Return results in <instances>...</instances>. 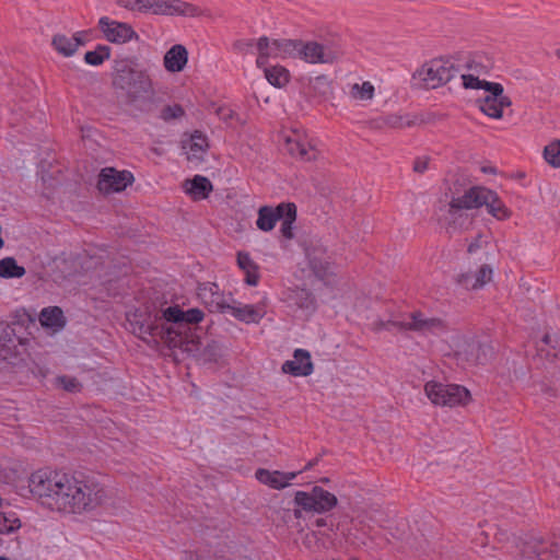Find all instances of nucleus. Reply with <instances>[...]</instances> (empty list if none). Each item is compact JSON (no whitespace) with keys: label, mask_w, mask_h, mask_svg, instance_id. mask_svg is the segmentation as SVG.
I'll list each match as a JSON object with an SVG mask.
<instances>
[{"label":"nucleus","mask_w":560,"mask_h":560,"mask_svg":"<svg viewBox=\"0 0 560 560\" xmlns=\"http://www.w3.org/2000/svg\"><path fill=\"white\" fill-rule=\"evenodd\" d=\"M103 498L102 486L90 477L51 468L37 470V504L44 509L82 514L97 508Z\"/></svg>","instance_id":"1"},{"label":"nucleus","mask_w":560,"mask_h":560,"mask_svg":"<svg viewBox=\"0 0 560 560\" xmlns=\"http://www.w3.org/2000/svg\"><path fill=\"white\" fill-rule=\"evenodd\" d=\"M203 316L199 308L183 311L178 305L168 306L142 320L139 331L141 335L160 338L171 349L196 355L201 346L197 325Z\"/></svg>","instance_id":"2"},{"label":"nucleus","mask_w":560,"mask_h":560,"mask_svg":"<svg viewBox=\"0 0 560 560\" xmlns=\"http://www.w3.org/2000/svg\"><path fill=\"white\" fill-rule=\"evenodd\" d=\"M35 323L32 316L16 312L11 324L0 322V362L28 353Z\"/></svg>","instance_id":"3"},{"label":"nucleus","mask_w":560,"mask_h":560,"mask_svg":"<svg viewBox=\"0 0 560 560\" xmlns=\"http://www.w3.org/2000/svg\"><path fill=\"white\" fill-rule=\"evenodd\" d=\"M113 86L124 92L127 103L137 105L153 95L152 80L147 70L130 60L116 62L113 75Z\"/></svg>","instance_id":"4"},{"label":"nucleus","mask_w":560,"mask_h":560,"mask_svg":"<svg viewBox=\"0 0 560 560\" xmlns=\"http://www.w3.org/2000/svg\"><path fill=\"white\" fill-rule=\"evenodd\" d=\"M471 187L464 195L455 196L452 194L451 200L436 211L439 222L445 226L447 233L466 231L470 228L474 217L469 213L476 209Z\"/></svg>","instance_id":"5"},{"label":"nucleus","mask_w":560,"mask_h":560,"mask_svg":"<svg viewBox=\"0 0 560 560\" xmlns=\"http://www.w3.org/2000/svg\"><path fill=\"white\" fill-rule=\"evenodd\" d=\"M460 72L459 67L451 59H432L413 74L425 89H436L450 82Z\"/></svg>","instance_id":"6"},{"label":"nucleus","mask_w":560,"mask_h":560,"mask_svg":"<svg viewBox=\"0 0 560 560\" xmlns=\"http://www.w3.org/2000/svg\"><path fill=\"white\" fill-rule=\"evenodd\" d=\"M293 502L294 505L301 506L305 513L325 514L337 506L338 499L324 488L314 486L311 491H296Z\"/></svg>","instance_id":"7"},{"label":"nucleus","mask_w":560,"mask_h":560,"mask_svg":"<svg viewBox=\"0 0 560 560\" xmlns=\"http://www.w3.org/2000/svg\"><path fill=\"white\" fill-rule=\"evenodd\" d=\"M424 392L432 404L442 407L464 406L470 399V393L464 386L457 384H443L428 382Z\"/></svg>","instance_id":"8"},{"label":"nucleus","mask_w":560,"mask_h":560,"mask_svg":"<svg viewBox=\"0 0 560 560\" xmlns=\"http://www.w3.org/2000/svg\"><path fill=\"white\" fill-rule=\"evenodd\" d=\"M300 50L299 59L313 65H331L341 56V50L335 45L323 44L314 40H302Z\"/></svg>","instance_id":"9"},{"label":"nucleus","mask_w":560,"mask_h":560,"mask_svg":"<svg viewBox=\"0 0 560 560\" xmlns=\"http://www.w3.org/2000/svg\"><path fill=\"white\" fill-rule=\"evenodd\" d=\"M141 12L163 15L197 16L200 10L196 5L182 0H142Z\"/></svg>","instance_id":"10"},{"label":"nucleus","mask_w":560,"mask_h":560,"mask_svg":"<svg viewBox=\"0 0 560 560\" xmlns=\"http://www.w3.org/2000/svg\"><path fill=\"white\" fill-rule=\"evenodd\" d=\"M503 91L500 83L487 84L488 94L477 101L479 109L491 118H502L503 109L512 105L510 97L504 95Z\"/></svg>","instance_id":"11"},{"label":"nucleus","mask_w":560,"mask_h":560,"mask_svg":"<svg viewBox=\"0 0 560 560\" xmlns=\"http://www.w3.org/2000/svg\"><path fill=\"white\" fill-rule=\"evenodd\" d=\"M97 27L103 37L113 44L121 45L132 39H139V35L130 24L112 20L108 16H102L98 20Z\"/></svg>","instance_id":"12"},{"label":"nucleus","mask_w":560,"mask_h":560,"mask_svg":"<svg viewBox=\"0 0 560 560\" xmlns=\"http://www.w3.org/2000/svg\"><path fill=\"white\" fill-rule=\"evenodd\" d=\"M398 330H411L420 334H439L445 330V324L438 317H425L421 312H412L402 322H393Z\"/></svg>","instance_id":"13"},{"label":"nucleus","mask_w":560,"mask_h":560,"mask_svg":"<svg viewBox=\"0 0 560 560\" xmlns=\"http://www.w3.org/2000/svg\"><path fill=\"white\" fill-rule=\"evenodd\" d=\"M133 182V175L129 171H117L114 167H105L101 171L97 188L103 194L120 192Z\"/></svg>","instance_id":"14"},{"label":"nucleus","mask_w":560,"mask_h":560,"mask_svg":"<svg viewBox=\"0 0 560 560\" xmlns=\"http://www.w3.org/2000/svg\"><path fill=\"white\" fill-rule=\"evenodd\" d=\"M471 189L474 194L471 201L475 202L476 209L486 206L488 212L499 220L510 217V211L494 191L480 186H474Z\"/></svg>","instance_id":"15"},{"label":"nucleus","mask_w":560,"mask_h":560,"mask_svg":"<svg viewBox=\"0 0 560 560\" xmlns=\"http://www.w3.org/2000/svg\"><path fill=\"white\" fill-rule=\"evenodd\" d=\"M284 147L288 153L303 161H313L317 159V149L300 133L294 132L284 140Z\"/></svg>","instance_id":"16"},{"label":"nucleus","mask_w":560,"mask_h":560,"mask_svg":"<svg viewBox=\"0 0 560 560\" xmlns=\"http://www.w3.org/2000/svg\"><path fill=\"white\" fill-rule=\"evenodd\" d=\"M285 374L293 376H308L313 373V363L307 350L296 349L292 360H287L281 368Z\"/></svg>","instance_id":"17"},{"label":"nucleus","mask_w":560,"mask_h":560,"mask_svg":"<svg viewBox=\"0 0 560 560\" xmlns=\"http://www.w3.org/2000/svg\"><path fill=\"white\" fill-rule=\"evenodd\" d=\"M299 472H282L279 470H268L258 468L255 472L256 479L271 489L281 490L290 486L291 481L296 478Z\"/></svg>","instance_id":"18"},{"label":"nucleus","mask_w":560,"mask_h":560,"mask_svg":"<svg viewBox=\"0 0 560 560\" xmlns=\"http://www.w3.org/2000/svg\"><path fill=\"white\" fill-rule=\"evenodd\" d=\"M223 308L228 310L233 317L246 324L258 323L266 314L265 305L262 303L255 305H243L237 303L234 305L223 306Z\"/></svg>","instance_id":"19"},{"label":"nucleus","mask_w":560,"mask_h":560,"mask_svg":"<svg viewBox=\"0 0 560 560\" xmlns=\"http://www.w3.org/2000/svg\"><path fill=\"white\" fill-rule=\"evenodd\" d=\"M287 202H281L277 207L262 206L258 210V218L256 221V225L259 230L264 232L271 231L278 221L283 217V212H285Z\"/></svg>","instance_id":"20"},{"label":"nucleus","mask_w":560,"mask_h":560,"mask_svg":"<svg viewBox=\"0 0 560 560\" xmlns=\"http://www.w3.org/2000/svg\"><path fill=\"white\" fill-rule=\"evenodd\" d=\"M38 320L50 334L61 331L67 324L63 312L59 306L44 307L38 315Z\"/></svg>","instance_id":"21"},{"label":"nucleus","mask_w":560,"mask_h":560,"mask_svg":"<svg viewBox=\"0 0 560 560\" xmlns=\"http://www.w3.org/2000/svg\"><path fill=\"white\" fill-rule=\"evenodd\" d=\"M188 61V51L183 45L172 46L164 55L163 65L168 72H180Z\"/></svg>","instance_id":"22"},{"label":"nucleus","mask_w":560,"mask_h":560,"mask_svg":"<svg viewBox=\"0 0 560 560\" xmlns=\"http://www.w3.org/2000/svg\"><path fill=\"white\" fill-rule=\"evenodd\" d=\"M256 50L258 54L256 66L258 68L267 66L269 58H280L278 39L261 36L256 42Z\"/></svg>","instance_id":"23"},{"label":"nucleus","mask_w":560,"mask_h":560,"mask_svg":"<svg viewBox=\"0 0 560 560\" xmlns=\"http://www.w3.org/2000/svg\"><path fill=\"white\" fill-rule=\"evenodd\" d=\"M308 265L314 275L324 280L331 272L329 257L325 252L313 249L307 253Z\"/></svg>","instance_id":"24"},{"label":"nucleus","mask_w":560,"mask_h":560,"mask_svg":"<svg viewBox=\"0 0 560 560\" xmlns=\"http://www.w3.org/2000/svg\"><path fill=\"white\" fill-rule=\"evenodd\" d=\"M185 191L190 195L195 200L206 199L212 191L211 182L201 175L194 176L184 184Z\"/></svg>","instance_id":"25"},{"label":"nucleus","mask_w":560,"mask_h":560,"mask_svg":"<svg viewBox=\"0 0 560 560\" xmlns=\"http://www.w3.org/2000/svg\"><path fill=\"white\" fill-rule=\"evenodd\" d=\"M237 266L245 273V282L248 285L255 287L259 282V267L252 259L248 253L238 252L237 253Z\"/></svg>","instance_id":"26"},{"label":"nucleus","mask_w":560,"mask_h":560,"mask_svg":"<svg viewBox=\"0 0 560 560\" xmlns=\"http://www.w3.org/2000/svg\"><path fill=\"white\" fill-rule=\"evenodd\" d=\"M289 301L292 305L304 311L306 314H312L316 310V300L311 291L302 288L292 290L289 295Z\"/></svg>","instance_id":"27"},{"label":"nucleus","mask_w":560,"mask_h":560,"mask_svg":"<svg viewBox=\"0 0 560 560\" xmlns=\"http://www.w3.org/2000/svg\"><path fill=\"white\" fill-rule=\"evenodd\" d=\"M261 69H264L265 78L267 81L276 88H283L290 81V72L283 66H265L261 67Z\"/></svg>","instance_id":"28"},{"label":"nucleus","mask_w":560,"mask_h":560,"mask_svg":"<svg viewBox=\"0 0 560 560\" xmlns=\"http://www.w3.org/2000/svg\"><path fill=\"white\" fill-rule=\"evenodd\" d=\"M310 91L320 100H327L332 94L331 81L327 75L320 74L310 80Z\"/></svg>","instance_id":"29"},{"label":"nucleus","mask_w":560,"mask_h":560,"mask_svg":"<svg viewBox=\"0 0 560 560\" xmlns=\"http://www.w3.org/2000/svg\"><path fill=\"white\" fill-rule=\"evenodd\" d=\"M533 548L537 560L560 559V544L558 542L539 541Z\"/></svg>","instance_id":"30"},{"label":"nucleus","mask_w":560,"mask_h":560,"mask_svg":"<svg viewBox=\"0 0 560 560\" xmlns=\"http://www.w3.org/2000/svg\"><path fill=\"white\" fill-rule=\"evenodd\" d=\"M285 212H283V217L280 219L282 221L280 226V232L283 237L287 240L293 238V223L296 220V206L292 202H287Z\"/></svg>","instance_id":"31"},{"label":"nucleus","mask_w":560,"mask_h":560,"mask_svg":"<svg viewBox=\"0 0 560 560\" xmlns=\"http://www.w3.org/2000/svg\"><path fill=\"white\" fill-rule=\"evenodd\" d=\"M415 124L408 115L390 114L385 117L375 120L376 127H390V128H404L410 127Z\"/></svg>","instance_id":"32"},{"label":"nucleus","mask_w":560,"mask_h":560,"mask_svg":"<svg viewBox=\"0 0 560 560\" xmlns=\"http://www.w3.org/2000/svg\"><path fill=\"white\" fill-rule=\"evenodd\" d=\"M25 275V269L22 266L16 264V260L13 257H5L0 260V277L10 279V278H21Z\"/></svg>","instance_id":"33"},{"label":"nucleus","mask_w":560,"mask_h":560,"mask_svg":"<svg viewBox=\"0 0 560 560\" xmlns=\"http://www.w3.org/2000/svg\"><path fill=\"white\" fill-rule=\"evenodd\" d=\"M52 46L65 57H70L78 50V42H74L71 37L61 34L54 36Z\"/></svg>","instance_id":"34"},{"label":"nucleus","mask_w":560,"mask_h":560,"mask_svg":"<svg viewBox=\"0 0 560 560\" xmlns=\"http://www.w3.org/2000/svg\"><path fill=\"white\" fill-rule=\"evenodd\" d=\"M302 39H278L280 58H299Z\"/></svg>","instance_id":"35"},{"label":"nucleus","mask_w":560,"mask_h":560,"mask_svg":"<svg viewBox=\"0 0 560 560\" xmlns=\"http://www.w3.org/2000/svg\"><path fill=\"white\" fill-rule=\"evenodd\" d=\"M52 384L56 388H61L71 394L80 393L83 388L82 383L77 377L70 375L56 376Z\"/></svg>","instance_id":"36"},{"label":"nucleus","mask_w":560,"mask_h":560,"mask_svg":"<svg viewBox=\"0 0 560 560\" xmlns=\"http://www.w3.org/2000/svg\"><path fill=\"white\" fill-rule=\"evenodd\" d=\"M110 58V48L106 45H97L94 50L86 51L84 61L91 66H100Z\"/></svg>","instance_id":"37"},{"label":"nucleus","mask_w":560,"mask_h":560,"mask_svg":"<svg viewBox=\"0 0 560 560\" xmlns=\"http://www.w3.org/2000/svg\"><path fill=\"white\" fill-rule=\"evenodd\" d=\"M538 352L546 357L558 359L560 355V338L552 339L549 334H546L541 339V345L538 347Z\"/></svg>","instance_id":"38"},{"label":"nucleus","mask_w":560,"mask_h":560,"mask_svg":"<svg viewBox=\"0 0 560 560\" xmlns=\"http://www.w3.org/2000/svg\"><path fill=\"white\" fill-rule=\"evenodd\" d=\"M350 94L354 100H372L374 95V86L368 81L362 84L355 83L351 86Z\"/></svg>","instance_id":"39"},{"label":"nucleus","mask_w":560,"mask_h":560,"mask_svg":"<svg viewBox=\"0 0 560 560\" xmlns=\"http://www.w3.org/2000/svg\"><path fill=\"white\" fill-rule=\"evenodd\" d=\"M544 158L553 167H560V141H553L545 147Z\"/></svg>","instance_id":"40"},{"label":"nucleus","mask_w":560,"mask_h":560,"mask_svg":"<svg viewBox=\"0 0 560 560\" xmlns=\"http://www.w3.org/2000/svg\"><path fill=\"white\" fill-rule=\"evenodd\" d=\"M462 81L463 86L465 89H482L487 92V84H493L494 82H488L486 80H480L478 77H475L472 74H464L458 73Z\"/></svg>","instance_id":"41"},{"label":"nucleus","mask_w":560,"mask_h":560,"mask_svg":"<svg viewBox=\"0 0 560 560\" xmlns=\"http://www.w3.org/2000/svg\"><path fill=\"white\" fill-rule=\"evenodd\" d=\"M184 114H185V110L180 105H178V104L166 105L165 107H163L161 109L160 118L164 121H171L173 119H178V118L183 117Z\"/></svg>","instance_id":"42"},{"label":"nucleus","mask_w":560,"mask_h":560,"mask_svg":"<svg viewBox=\"0 0 560 560\" xmlns=\"http://www.w3.org/2000/svg\"><path fill=\"white\" fill-rule=\"evenodd\" d=\"M202 355L209 361H217L222 355V346L215 340H211L202 350Z\"/></svg>","instance_id":"43"},{"label":"nucleus","mask_w":560,"mask_h":560,"mask_svg":"<svg viewBox=\"0 0 560 560\" xmlns=\"http://www.w3.org/2000/svg\"><path fill=\"white\" fill-rule=\"evenodd\" d=\"M207 147H208L207 138L201 132L196 131L191 136L190 151L194 153H201V152H205Z\"/></svg>","instance_id":"44"},{"label":"nucleus","mask_w":560,"mask_h":560,"mask_svg":"<svg viewBox=\"0 0 560 560\" xmlns=\"http://www.w3.org/2000/svg\"><path fill=\"white\" fill-rule=\"evenodd\" d=\"M468 347L471 349V351H477L476 357L470 360L474 363H485L487 360V353L491 351L489 346H482L479 342H471L468 345Z\"/></svg>","instance_id":"45"},{"label":"nucleus","mask_w":560,"mask_h":560,"mask_svg":"<svg viewBox=\"0 0 560 560\" xmlns=\"http://www.w3.org/2000/svg\"><path fill=\"white\" fill-rule=\"evenodd\" d=\"M254 47L256 48V43L252 38L237 39L233 44V49L242 55L253 52Z\"/></svg>","instance_id":"46"},{"label":"nucleus","mask_w":560,"mask_h":560,"mask_svg":"<svg viewBox=\"0 0 560 560\" xmlns=\"http://www.w3.org/2000/svg\"><path fill=\"white\" fill-rule=\"evenodd\" d=\"M475 282L479 288L483 287L491 280L492 269L488 265H482L479 270L475 273Z\"/></svg>","instance_id":"47"},{"label":"nucleus","mask_w":560,"mask_h":560,"mask_svg":"<svg viewBox=\"0 0 560 560\" xmlns=\"http://www.w3.org/2000/svg\"><path fill=\"white\" fill-rule=\"evenodd\" d=\"M402 320H404V318H400V317H394L388 320H377L373 324L374 330L381 331V330H392L393 328L398 329V327L395 326L393 322H402Z\"/></svg>","instance_id":"48"},{"label":"nucleus","mask_w":560,"mask_h":560,"mask_svg":"<svg viewBox=\"0 0 560 560\" xmlns=\"http://www.w3.org/2000/svg\"><path fill=\"white\" fill-rule=\"evenodd\" d=\"M475 278H476L475 273H463V275L458 276L457 281L465 289L476 290V289H479V287H478L477 283H474L475 282Z\"/></svg>","instance_id":"49"},{"label":"nucleus","mask_w":560,"mask_h":560,"mask_svg":"<svg viewBox=\"0 0 560 560\" xmlns=\"http://www.w3.org/2000/svg\"><path fill=\"white\" fill-rule=\"evenodd\" d=\"M118 4L128 10L141 12L142 0H119Z\"/></svg>","instance_id":"50"},{"label":"nucleus","mask_w":560,"mask_h":560,"mask_svg":"<svg viewBox=\"0 0 560 560\" xmlns=\"http://www.w3.org/2000/svg\"><path fill=\"white\" fill-rule=\"evenodd\" d=\"M429 160L427 158H419L413 163V171L417 173H423L428 170Z\"/></svg>","instance_id":"51"},{"label":"nucleus","mask_w":560,"mask_h":560,"mask_svg":"<svg viewBox=\"0 0 560 560\" xmlns=\"http://www.w3.org/2000/svg\"><path fill=\"white\" fill-rule=\"evenodd\" d=\"M217 115L219 116L220 119H222L223 121H229L230 119L233 118V110L230 109L229 107H219L217 109Z\"/></svg>","instance_id":"52"},{"label":"nucleus","mask_w":560,"mask_h":560,"mask_svg":"<svg viewBox=\"0 0 560 560\" xmlns=\"http://www.w3.org/2000/svg\"><path fill=\"white\" fill-rule=\"evenodd\" d=\"M42 165H40V172L37 171V174L40 173L42 175V180L44 183H46L47 180V177L51 178V179H55V174H59L60 173V170L57 168L56 171H52L51 173L48 174V171L46 170L45 167V163L44 161L40 162Z\"/></svg>","instance_id":"53"},{"label":"nucleus","mask_w":560,"mask_h":560,"mask_svg":"<svg viewBox=\"0 0 560 560\" xmlns=\"http://www.w3.org/2000/svg\"><path fill=\"white\" fill-rule=\"evenodd\" d=\"M13 529L12 525L8 523V520L0 514V534L9 533Z\"/></svg>","instance_id":"54"},{"label":"nucleus","mask_w":560,"mask_h":560,"mask_svg":"<svg viewBox=\"0 0 560 560\" xmlns=\"http://www.w3.org/2000/svg\"><path fill=\"white\" fill-rule=\"evenodd\" d=\"M318 460H319V458H318V457H316V458H314V459L310 460V462L305 465V467H304L303 469H301L300 471H298V472H299V474H301L302 471H307V470L312 469V468H313V467L318 463Z\"/></svg>","instance_id":"55"},{"label":"nucleus","mask_w":560,"mask_h":560,"mask_svg":"<svg viewBox=\"0 0 560 560\" xmlns=\"http://www.w3.org/2000/svg\"><path fill=\"white\" fill-rule=\"evenodd\" d=\"M480 247L479 241L476 240L468 245V253L472 254Z\"/></svg>","instance_id":"56"},{"label":"nucleus","mask_w":560,"mask_h":560,"mask_svg":"<svg viewBox=\"0 0 560 560\" xmlns=\"http://www.w3.org/2000/svg\"><path fill=\"white\" fill-rule=\"evenodd\" d=\"M71 39H73L74 42H78V48L80 46H83L85 44V42L83 40V38L81 37V33H75Z\"/></svg>","instance_id":"57"},{"label":"nucleus","mask_w":560,"mask_h":560,"mask_svg":"<svg viewBox=\"0 0 560 560\" xmlns=\"http://www.w3.org/2000/svg\"><path fill=\"white\" fill-rule=\"evenodd\" d=\"M303 512H304V510L301 506L295 505V509L293 510L294 517L301 518Z\"/></svg>","instance_id":"58"},{"label":"nucleus","mask_w":560,"mask_h":560,"mask_svg":"<svg viewBox=\"0 0 560 560\" xmlns=\"http://www.w3.org/2000/svg\"><path fill=\"white\" fill-rule=\"evenodd\" d=\"M315 525H316L317 527H323V526H325V525H326V520H324V518H317V520H316V522H315Z\"/></svg>","instance_id":"59"},{"label":"nucleus","mask_w":560,"mask_h":560,"mask_svg":"<svg viewBox=\"0 0 560 560\" xmlns=\"http://www.w3.org/2000/svg\"><path fill=\"white\" fill-rule=\"evenodd\" d=\"M556 56L560 59V48L555 51Z\"/></svg>","instance_id":"60"},{"label":"nucleus","mask_w":560,"mask_h":560,"mask_svg":"<svg viewBox=\"0 0 560 560\" xmlns=\"http://www.w3.org/2000/svg\"><path fill=\"white\" fill-rule=\"evenodd\" d=\"M0 560H10L8 557L0 556Z\"/></svg>","instance_id":"61"},{"label":"nucleus","mask_w":560,"mask_h":560,"mask_svg":"<svg viewBox=\"0 0 560 560\" xmlns=\"http://www.w3.org/2000/svg\"><path fill=\"white\" fill-rule=\"evenodd\" d=\"M194 557L198 558L197 556H194L192 553H190L189 559H186V560H192Z\"/></svg>","instance_id":"62"},{"label":"nucleus","mask_w":560,"mask_h":560,"mask_svg":"<svg viewBox=\"0 0 560 560\" xmlns=\"http://www.w3.org/2000/svg\"><path fill=\"white\" fill-rule=\"evenodd\" d=\"M33 478H34V474H31L30 481H33Z\"/></svg>","instance_id":"63"},{"label":"nucleus","mask_w":560,"mask_h":560,"mask_svg":"<svg viewBox=\"0 0 560 560\" xmlns=\"http://www.w3.org/2000/svg\"><path fill=\"white\" fill-rule=\"evenodd\" d=\"M322 481H323V482H327V481H328V479H327V478H323V479H322Z\"/></svg>","instance_id":"64"}]
</instances>
